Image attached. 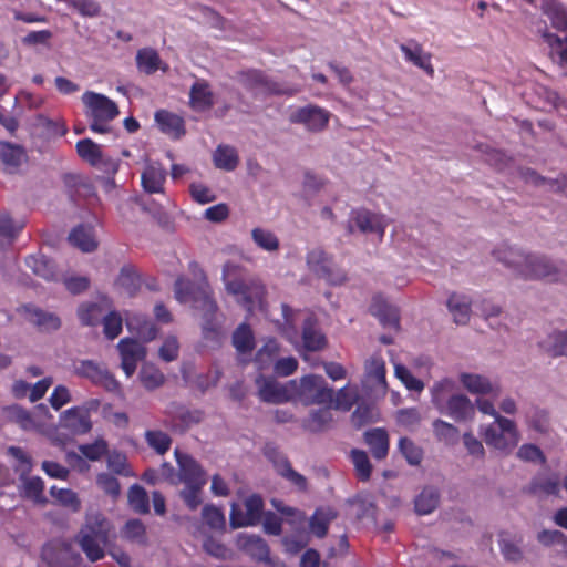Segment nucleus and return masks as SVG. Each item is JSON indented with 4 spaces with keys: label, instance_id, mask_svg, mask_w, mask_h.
I'll return each mask as SVG.
<instances>
[{
    "label": "nucleus",
    "instance_id": "25",
    "mask_svg": "<svg viewBox=\"0 0 567 567\" xmlns=\"http://www.w3.org/2000/svg\"><path fill=\"white\" fill-rule=\"evenodd\" d=\"M364 441L369 446L372 455L377 460H383L388 456L390 440L384 429L377 427L364 433Z\"/></svg>",
    "mask_w": 567,
    "mask_h": 567
},
{
    "label": "nucleus",
    "instance_id": "46",
    "mask_svg": "<svg viewBox=\"0 0 567 567\" xmlns=\"http://www.w3.org/2000/svg\"><path fill=\"white\" fill-rule=\"evenodd\" d=\"M107 468L112 471L113 473L125 476V477H132L135 476V473L131 468L127 457L124 453L118 451H112L107 454L106 458Z\"/></svg>",
    "mask_w": 567,
    "mask_h": 567
},
{
    "label": "nucleus",
    "instance_id": "2",
    "mask_svg": "<svg viewBox=\"0 0 567 567\" xmlns=\"http://www.w3.org/2000/svg\"><path fill=\"white\" fill-rule=\"evenodd\" d=\"M431 402L443 415L456 422L474 417V404L465 394L456 391V383L450 378L436 381L430 389Z\"/></svg>",
    "mask_w": 567,
    "mask_h": 567
},
{
    "label": "nucleus",
    "instance_id": "31",
    "mask_svg": "<svg viewBox=\"0 0 567 567\" xmlns=\"http://www.w3.org/2000/svg\"><path fill=\"white\" fill-rule=\"evenodd\" d=\"M307 265L309 270L316 276L332 281L330 278L331 261L323 250L316 248L309 251L307 255Z\"/></svg>",
    "mask_w": 567,
    "mask_h": 567
},
{
    "label": "nucleus",
    "instance_id": "38",
    "mask_svg": "<svg viewBox=\"0 0 567 567\" xmlns=\"http://www.w3.org/2000/svg\"><path fill=\"white\" fill-rule=\"evenodd\" d=\"M70 243L84 252L93 251L97 243L90 227L80 226L74 228L69 235Z\"/></svg>",
    "mask_w": 567,
    "mask_h": 567
},
{
    "label": "nucleus",
    "instance_id": "21",
    "mask_svg": "<svg viewBox=\"0 0 567 567\" xmlns=\"http://www.w3.org/2000/svg\"><path fill=\"white\" fill-rule=\"evenodd\" d=\"M400 50L406 61L424 70L431 76L434 74V68L431 63V54L425 52L417 41L409 40L408 42L400 44Z\"/></svg>",
    "mask_w": 567,
    "mask_h": 567
},
{
    "label": "nucleus",
    "instance_id": "10",
    "mask_svg": "<svg viewBox=\"0 0 567 567\" xmlns=\"http://www.w3.org/2000/svg\"><path fill=\"white\" fill-rule=\"evenodd\" d=\"M390 219L381 213H374L365 208L352 210L348 221V231L352 234L354 229L363 234H375L382 239Z\"/></svg>",
    "mask_w": 567,
    "mask_h": 567
},
{
    "label": "nucleus",
    "instance_id": "42",
    "mask_svg": "<svg viewBox=\"0 0 567 567\" xmlns=\"http://www.w3.org/2000/svg\"><path fill=\"white\" fill-rule=\"evenodd\" d=\"M525 423L529 430L537 433H547L549 430L548 412L539 408H533L526 412Z\"/></svg>",
    "mask_w": 567,
    "mask_h": 567
},
{
    "label": "nucleus",
    "instance_id": "40",
    "mask_svg": "<svg viewBox=\"0 0 567 567\" xmlns=\"http://www.w3.org/2000/svg\"><path fill=\"white\" fill-rule=\"evenodd\" d=\"M27 266L38 276L51 281L55 280L56 272L54 264L44 256H29L25 259Z\"/></svg>",
    "mask_w": 567,
    "mask_h": 567
},
{
    "label": "nucleus",
    "instance_id": "27",
    "mask_svg": "<svg viewBox=\"0 0 567 567\" xmlns=\"http://www.w3.org/2000/svg\"><path fill=\"white\" fill-rule=\"evenodd\" d=\"M155 121L163 133L174 138H178L185 133L184 121L177 114L159 110L155 113Z\"/></svg>",
    "mask_w": 567,
    "mask_h": 567
},
{
    "label": "nucleus",
    "instance_id": "41",
    "mask_svg": "<svg viewBox=\"0 0 567 567\" xmlns=\"http://www.w3.org/2000/svg\"><path fill=\"white\" fill-rule=\"evenodd\" d=\"M302 340L306 349L317 351L323 348L324 337L315 328V321L311 317L305 319Z\"/></svg>",
    "mask_w": 567,
    "mask_h": 567
},
{
    "label": "nucleus",
    "instance_id": "34",
    "mask_svg": "<svg viewBox=\"0 0 567 567\" xmlns=\"http://www.w3.org/2000/svg\"><path fill=\"white\" fill-rule=\"evenodd\" d=\"M543 12L555 29L567 31V9L561 3L548 0L543 6Z\"/></svg>",
    "mask_w": 567,
    "mask_h": 567
},
{
    "label": "nucleus",
    "instance_id": "7",
    "mask_svg": "<svg viewBox=\"0 0 567 567\" xmlns=\"http://www.w3.org/2000/svg\"><path fill=\"white\" fill-rule=\"evenodd\" d=\"M293 401L305 405L332 403L334 391L321 375L309 374L296 380Z\"/></svg>",
    "mask_w": 567,
    "mask_h": 567
},
{
    "label": "nucleus",
    "instance_id": "6",
    "mask_svg": "<svg viewBox=\"0 0 567 567\" xmlns=\"http://www.w3.org/2000/svg\"><path fill=\"white\" fill-rule=\"evenodd\" d=\"M82 102L85 115L91 121L90 128L95 133H106L110 128L109 123L120 113L116 103L93 91H86L82 95Z\"/></svg>",
    "mask_w": 567,
    "mask_h": 567
},
{
    "label": "nucleus",
    "instance_id": "47",
    "mask_svg": "<svg viewBox=\"0 0 567 567\" xmlns=\"http://www.w3.org/2000/svg\"><path fill=\"white\" fill-rule=\"evenodd\" d=\"M415 511L421 515L430 514L439 504V493L432 487L424 488L415 498Z\"/></svg>",
    "mask_w": 567,
    "mask_h": 567
},
{
    "label": "nucleus",
    "instance_id": "53",
    "mask_svg": "<svg viewBox=\"0 0 567 567\" xmlns=\"http://www.w3.org/2000/svg\"><path fill=\"white\" fill-rule=\"evenodd\" d=\"M127 497L128 504L134 512L140 514H146L148 512V496L142 486L136 484L131 486Z\"/></svg>",
    "mask_w": 567,
    "mask_h": 567
},
{
    "label": "nucleus",
    "instance_id": "24",
    "mask_svg": "<svg viewBox=\"0 0 567 567\" xmlns=\"http://www.w3.org/2000/svg\"><path fill=\"white\" fill-rule=\"evenodd\" d=\"M0 158L6 169L13 173L27 162L28 157L21 145L2 142L0 143Z\"/></svg>",
    "mask_w": 567,
    "mask_h": 567
},
{
    "label": "nucleus",
    "instance_id": "35",
    "mask_svg": "<svg viewBox=\"0 0 567 567\" xmlns=\"http://www.w3.org/2000/svg\"><path fill=\"white\" fill-rule=\"evenodd\" d=\"M214 165L223 171L231 172L239 163L237 151L229 145H219L213 155Z\"/></svg>",
    "mask_w": 567,
    "mask_h": 567
},
{
    "label": "nucleus",
    "instance_id": "61",
    "mask_svg": "<svg viewBox=\"0 0 567 567\" xmlns=\"http://www.w3.org/2000/svg\"><path fill=\"white\" fill-rule=\"evenodd\" d=\"M22 225L13 223L8 214H0V247L11 243Z\"/></svg>",
    "mask_w": 567,
    "mask_h": 567
},
{
    "label": "nucleus",
    "instance_id": "52",
    "mask_svg": "<svg viewBox=\"0 0 567 567\" xmlns=\"http://www.w3.org/2000/svg\"><path fill=\"white\" fill-rule=\"evenodd\" d=\"M50 495L61 505L69 507L73 512H78L81 507V502L78 494L69 488H59L52 486L50 488Z\"/></svg>",
    "mask_w": 567,
    "mask_h": 567
},
{
    "label": "nucleus",
    "instance_id": "44",
    "mask_svg": "<svg viewBox=\"0 0 567 567\" xmlns=\"http://www.w3.org/2000/svg\"><path fill=\"white\" fill-rule=\"evenodd\" d=\"M435 437L446 445H454L457 443L460 432L456 426L443 420H435L432 424Z\"/></svg>",
    "mask_w": 567,
    "mask_h": 567
},
{
    "label": "nucleus",
    "instance_id": "3",
    "mask_svg": "<svg viewBox=\"0 0 567 567\" xmlns=\"http://www.w3.org/2000/svg\"><path fill=\"white\" fill-rule=\"evenodd\" d=\"M223 281L226 291L248 312H252L257 307L261 306L265 292L264 286L257 279L244 278L241 269L236 264H225Z\"/></svg>",
    "mask_w": 567,
    "mask_h": 567
},
{
    "label": "nucleus",
    "instance_id": "14",
    "mask_svg": "<svg viewBox=\"0 0 567 567\" xmlns=\"http://www.w3.org/2000/svg\"><path fill=\"white\" fill-rule=\"evenodd\" d=\"M330 112L318 105H306L290 114V122L303 125L308 131L320 132L328 126Z\"/></svg>",
    "mask_w": 567,
    "mask_h": 567
},
{
    "label": "nucleus",
    "instance_id": "48",
    "mask_svg": "<svg viewBox=\"0 0 567 567\" xmlns=\"http://www.w3.org/2000/svg\"><path fill=\"white\" fill-rule=\"evenodd\" d=\"M233 344L240 353H247L254 349V334L251 329L246 323L240 324L234 332Z\"/></svg>",
    "mask_w": 567,
    "mask_h": 567
},
{
    "label": "nucleus",
    "instance_id": "33",
    "mask_svg": "<svg viewBox=\"0 0 567 567\" xmlns=\"http://www.w3.org/2000/svg\"><path fill=\"white\" fill-rule=\"evenodd\" d=\"M337 517V512L331 507L318 508L309 522L310 532L317 537L326 536L329 524Z\"/></svg>",
    "mask_w": 567,
    "mask_h": 567
},
{
    "label": "nucleus",
    "instance_id": "15",
    "mask_svg": "<svg viewBox=\"0 0 567 567\" xmlns=\"http://www.w3.org/2000/svg\"><path fill=\"white\" fill-rule=\"evenodd\" d=\"M18 313L40 331H55L61 327L60 318L51 311L43 310L34 305H23L17 309Z\"/></svg>",
    "mask_w": 567,
    "mask_h": 567
},
{
    "label": "nucleus",
    "instance_id": "43",
    "mask_svg": "<svg viewBox=\"0 0 567 567\" xmlns=\"http://www.w3.org/2000/svg\"><path fill=\"white\" fill-rule=\"evenodd\" d=\"M251 238L265 251L275 252L279 249V239L271 230L259 227L254 228L251 230Z\"/></svg>",
    "mask_w": 567,
    "mask_h": 567
},
{
    "label": "nucleus",
    "instance_id": "8",
    "mask_svg": "<svg viewBox=\"0 0 567 567\" xmlns=\"http://www.w3.org/2000/svg\"><path fill=\"white\" fill-rule=\"evenodd\" d=\"M4 417L17 424L23 431L38 432L45 435L53 444H63L64 440L58 436L56 429L49 427L37 415L30 413L28 410L13 404L3 409Z\"/></svg>",
    "mask_w": 567,
    "mask_h": 567
},
{
    "label": "nucleus",
    "instance_id": "18",
    "mask_svg": "<svg viewBox=\"0 0 567 567\" xmlns=\"http://www.w3.org/2000/svg\"><path fill=\"white\" fill-rule=\"evenodd\" d=\"M175 457L178 465L177 483H206L205 472L192 456L175 450Z\"/></svg>",
    "mask_w": 567,
    "mask_h": 567
},
{
    "label": "nucleus",
    "instance_id": "29",
    "mask_svg": "<svg viewBox=\"0 0 567 567\" xmlns=\"http://www.w3.org/2000/svg\"><path fill=\"white\" fill-rule=\"evenodd\" d=\"M365 378L372 386H380L385 389L386 386V369L385 362L379 354L371 355L364 363Z\"/></svg>",
    "mask_w": 567,
    "mask_h": 567
},
{
    "label": "nucleus",
    "instance_id": "64",
    "mask_svg": "<svg viewBox=\"0 0 567 567\" xmlns=\"http://www.w3.org/2000/svg\"><path fill=\"white\" fill-rule=\"evenodd\" d=\"M116 285L125 293L132 296L138 288V278L134 270L123 268L117 277Z\"/></svg>",
    "mask_w": 567,
    "mask_h": 567
},
{
    "label": "nucleus",
    "instance_id": "13",
    "mask_svg": "<svg viewBox=\"0 0 567 567\" xmlns=\"http://www.w3.org/2000/svg\"><path fill=\"white\" fill-rule=\"evenodd\" d=\"M262 499L258 495H251L244 502L243 507L233 504L230 512V525L233 528L256 525L261 517Z\"/></svg>",
    "mask_w": 567,
    "mask_h": 567
},
{
    "label": "nucleus",
    "instance_id": "20",
    "mask_svg": "<svg viewBox=\"0 0 567 567\" xmlns=\"http://www.w3.org/2000/svg\"><path fill=\"white\" fill-rule=\"evenodd\" d=\"M460 382L465 390L474 395H497L499 393L498 385L482 374L463 372L460 374Z\"/></svg>",
    "mask_w": 567,
    "mask_h": 567
},
{
    "label": "nucleus",
    "instance_id": "4",
    "mask_svg": "<svg viewBox=\"0 0 567 567\" xmlns=\"http://www.w3.org/2000/svg\"><path fill=\"white\" fill-rule=\"evenodd\" d=\"M113 530L106 517L93 512L86 515L84 525L76 535V542L90 561H97L105 556V547Z\"/></svg>",
    "mask_w": 567,
    "mask_h": 567
},
{
    "label": "nucleus",
    "instance_id": "58",
    "mask_svg": "<svg viewBox=\"0 0 567 567\" xmlns=\"http://www.w3.org/2000/svg\"><path fill=\"white\" fill-rule=\"evenodd\" d=\"M358 395L357 388L346 385L334 393L332 402L336 409L348 411L357 402Z\"/></svg>",
    "mask_w": 567,
    "mask_h": 567
},
{
    "label": "nucleus",
    "instance_id": "63",
    "mask_svg": "<svg viewBox=\"0 0 567 567\" xmlns=\"http://www.w3.org/2000/svg\"><path fill=\"white\" fill-rule=\"evenodd\" d=\"M279 347L275 340H268L256 355V363L259 369H266L270 365L278 353Z\"/></svg>",
    "mask_w": 567,
    "mask_h": 567
},
{
    "label": "nucleus",
    "instance_id": "16",
    "mask_svg": "<svg viewBox=\"0 0 567 567\" xmlns=\"http://www.w3.org/2000/svg\"><path fill=\"white\" fill-rule=\"evenodd\" d=\"M121 355V367L130 378L134 374L138 362L145 359L146 348L143 343L131 338H124L117 343Z\"/></svg>",
    "mask_w": 567,
    "mask_h": 567
},
{
    "label": "nucleus",
    "instance_id": "1",
    "mask_svg": "<svg viewBox=\"0 0 567 567\" xmlns=\"http://www.w3.org/2000/svg\"><path fill=\"white\" fill-rule=\"evenodd\" d=\"M494 257L512 272L526 280L559 281L566 275L563 262H557L544 255L530 252L518 247L502 245L494 251Z\"/></svg>",
    "mask_w": 567,
    "mask_h": 567
},
{
    "label": "nucleus",
    "instance_id": "19",
    "mask_svg": "<svg viewBox=\"0 0 567 567\" xmlns=\"http://www.w3.org/2000/svg\"><path fill=\"white\" fill-rule=\"evenodd\" d=\"M166 171L158 162H146L141 173V184L148 194H161L164 192Z\"/></svg>",
    "mask_w": 567,
    "mask_h": 567
},
{
    "label": "nucleus",
    "instance_id": "22",
    "mask_svg": "<svg viewBox=\"0 0 567 567\" xmlns=\"http://www.w3.org/2000/svg\"><path fill=\"white\" fill-rule=\"evenodd\" d=\"M215 104V95L205 80H196L189 91V105L196 112L210 110Z\"/></svg>",
    "mask_w": 567,
    "mask_h": 567
},
{
    "label": "nucleus",
    "instance_id": "51",
    "mask_svg": "<svg viewBox=\"0 0 567 567\" xmlns=\"http://www.w3.org/2000/svg\"><path fill=\"white\" fill-rule=\"evenodd\" d=\"M394 374L409 391L421 393L424 390V382L414 377L403 364H394Z\"/></svg>",
    "mask_w": 567,
    "mask_h": 567
},
{
    "label": "nucleus",
    "instance_id": "11",
    "mask_svg": "<svg viewBox=\"0 0 567 567\" xmlns=\"http://www.w3.org/2000/svg\"><path fill=\"white\" fill-rule=\"evenodd\" d=\"M52 427L56 431L64 430L70 436L85 434L92 429L90 412L82 406H72L59 415L58 425ZM58 436L64 440L62 445L69 441V437L60 432Z\"/></svg>",
    "mask_w": 567,
    "mask_h": 567
},
{
    "label": "nucleus",
    "instance_id": "59",
    "mask_svg": "<svg viewBox=\"0 0 567 567\" xmlns=\"http://www.w3.org/2000/svg\"><path fill=\"white\" fill-rule=\"evenodd\" d=\"M399 450L410 465H419L423 458L422 449L408 437L400 439Z\"/></svg>",
    "mask_w": 567,
    "mask_h": 567
},
{
    "label": "nucleus",
    "instance_id": "54",
    "mask_svg": "<svg viewBox=\"0 0 567 567\" xmlns=\"http://www.w3.org/2000/svg\"><path fill=\"white\" fill-rule=\"evenodd\" d=\"M202 518L205 525L212 530H223L226 525L224 513L214 505H205L202 511Z\"/></svg>",
    "mask_w": 567,
    "mask_h": 567
},
{
    "label": "nucleus",
    "instance_id": "39",
    "mask_svg": "<svg viewBox=\"0 0 567 567\" xmlns=\"http://www.w3.org/2000/svg\"><path fill=\"white\" fill-rule=\"evenodd\" d=\"M529 491L538 496L557 495L559 492V482L555 476L538 474L530 482Z\"/></svg>",
    "mask_w": 567,
    "mask_h": 567
},
{
    "label": "nucleus",
    "instance_id": "23",
    "mask_svg": "<svg viewBox=\"0 0 567 567\" xmlns=\"http://www.w3.org/2000/svg\"><path fill=\"white\" fill-rule=\"evenodd\" d=\"M543 39L549 48V55L554 63H556L567 75V35L564 38L555 33L545 31Z\"/></svg>",
    "mask_w": 567,
    "mask_h": 567
},
{
    "label": "nucleus",
    "instance_id": "9",
    "mask_svg": "<svg viewBox=\"0 0 567 567\" xmlns=\"http://www.w3.org/2000/svg\"><path fill=\"white\" fill-rule=\"evenodd\" d=\"M175 297L182 303L193 302L196 308L213 315L217 306L212 299L208 284L204 280L195 288L188 280L179 278L175 282Z\"/></svg>",
    "mask_w": 567,
    "mask_h": 567
},
{
    "label": "nucleus",
    "instance_id": "55",
    "mask_svg": "<svg viewBox=\"0 0 567 567\" xmlns=\"http://www.w3.org/2000/svg\"><path fill=\"white\" fill-rule=\"evenodd\" d=\"M206 483L185 484L181 491V497L186 506L195 511L203 503L202 492Z\"/></svg>",
    "mask_w": 567,
    "mask_h": 567
},
{
    "label": "nucleus",
    "instance_id": "30",
    "mask_svg": "<svg viewBox=\"0 0 567 567\" xmlns=\"http://www.w3.org/2000/svg\"><path fill=\"white\" fill-rule=\"evenodd\" d=\"M447 307L457 324H465L471 318V300L464 295H452L447 300Z\"/></svg>",
    "mask_w": 567,
    "mask_h": 567
},
{
    "label": "nucleus",
    "instance_id": "36",
    "mask_svg": "<svg viewBox=\"0 0 567 567\" xmlns=\"http://www.w3.org/2000/svg\"><path fill=\"white\" fill-rule=\"evenodd\" d=\"M372 313L379 318L380 322L388 328H399V313L396 308L381 302L379 298H375L371 306Z\"/></svg>",
    "mask_w": 567,
    "mask_h": 567
},
{
    "label": "nucleus",
    "instance_id": "12",
    "mask_svg": "<svg viewBox=\"0 0 567 567\" xmlns=\"http://www.w3.org/2000/svg\"><path fill=\"white\" fill-rule=\"evenodd\" d=\"M260 399L269 403H284L293 401L296 380L280 383L271 378L260 377L256 380Z\"/></svg>",
    "mask_w": 567,
    "mask_h": 567
},
{
    "label": "nucleus",
    "instance_id": "60",
    "mask_svg": "<svg viewBox=\"0 0 567 567\" xmlns=\"http://www.w3.org/2000/svg\"><path fill=\"white\" fill-rule=\"evenodd\" d=\"M122 536L131 542L138 544L146 543V528L138 519H131L126 522L122 529Z\"/></svg>",
    "mask_w": 567,
    "mask_h": 567
},
{
    "label": "nucleus",
    "instance_id": "32",
    "mask_svg": "<svg viewBox=\"0 0 567 567\" xmlns=\"http://www.w3.org/2000/svg\"><path fill=\"white\" fill-rule=\"evenodd\" d=\"M539 346L549 355H567V331H554L548 333L539 342Z\"/></svg>",
    "mask_w": 567,
    "mask_h": 567
},
{
    "label": "nucleus",
    "instance_id": "49",
    "mask_svg": "<svg viewBox=\"0 0 567 567\" xmlns=\"http://www.w3.org/2000/svg\"><path fill=\"white\" fill-rule=\"evenodd\" d=\"M44 483L38 477H29L23 481L22 493L23 496L33 501L37 504H44L47 502L44 494Z\"/></svg>",
    "mask_w": 567,
    "mask_h": 567
},
{
    "label": "nucleus",
    "instance_id": "5",
    "mask_svg": "<svg viewBox=\"0 0 567 567\" xmlns=\"http://www.w3.org/2000/svg\"><path fill=\"white\" fill-rule=\"evenodd\" d=\"M480 435L487 446L501 452L512 451L520 441L516 422L505 416H497L493 423L481 425Z\"/></svg>",
    "mask_w": 567,
    "mask_h": 567
},
{
    "label": "nucleus",
    "instance_id": "45",
    "mask_svg": "<svg viewBox=\"0 0 567 567\" xmlns=\"http://www.w3.org/2000/svg\"><path fill=\"white\" fill-rule=\"evenodd\" d=\"M76 151L81 158L91 165H99L102 162V151L99 144L90 138L81 140L76 143Z\"/></svg>",
    "mask_w": 567,
    "mask_h": 567
},
{
    "label": "nucleus",
    "instance_id": "57",
    "mask_svg": "<svg viewBox=\"0 0 567 567\" xmlns=\"http://www.w3.org/2000/svg\"><path fill=\"white\" fill-rule=\"evenodd\" d=\"M145 441L150 447L161 455L165 454L172 444V440L166 433L156 430L146 431Z\"/></svg>",
    "mask_w": 567,
    "mask_h": 567
},
{
    "label": "nucleus",
    "instance_id": "26",
    "mask_svg": "<svg viewBox=\"0 0 567 567\" xmlns=\"http://www.w3.org/2000/svg\"><path fill=\"white\" fill-rule=\"evenodd\" d=\"M136 66L145 74H153L158 70L166 72L168 66L162 61L156 50L143 48L136 53Z\"/></svg>",
    "mask_w": 567,
    "mask_h": 567
},
{
    "label": "nucleus",
    "instance_id": "37",
    "mask_svg": "<svg viewBox=\"0 0 567 567\" xmlns=\"http://www.w3.org/2000/svg\"><path fill=\"white\" fill-rule=\"evenodd\" d=\"M126 326L130 331L137 333L145 342L153 340L157 334L155 326L143 316L134 315L127 317Z\"/></svg>",
    "mask_w": 567,
    "mask_h": 567
},
{
    "label": "nucleus",
    "instance_id": "50",
    "mask_svg": "<svg viewBox=\"0 0 567 567\" xmlns=\"http://www.w3.org/2000/svg\"><path fill=\"white\" fill-rule=\"evenodd\" d=\"M332 422V413L329 408H322L311 412L305 421V427L312 432H318L327 427Z\"/></svg>",
    "mask_w": 567,
    "mask_h": 567
},
{
    "label": "nucleus",
    "instance_id": "62",
    "mask_svg": "<svg viewBox=\"0 0 567 567\" xmlns=\"http://www.w3.org/2000/svg\"><path fill=\"white\" fill-rule=\"evenodd\" d=\"M351 460L359 478L362 481H368L371 475L372 466L367 453L364 451L353 450L351 452Z\"/></svg>",
    "mask_w": 567,
    "mask_h": 567
},
{
    "label": "nucleus",
    "instance_id": "17",
    "mask_svg": "<svg viewBox=\"0 0 567 567\" xmlns=\"http://www.w3.org/2000/svg\"><path fill=\"white\" fill-rule=\"evenodd\" d=\"M81 377L90 379L93 383L105 388L107 391L116 392L120 390V383L103 367L93 361H82L76 368Z\"/></svg>",
    "mask_w": 567,
    "mask_h": 567
},
{
    "label": "nucleus",
    "instance_id": "28",
    "mask_svg": "<svg viewBox=\"0 0 567 567\" xmlns=\"http://www.w3.org/2000/svg\"><path fill=\"white\" fill-rule=\"evenodd\" d=\"M243 82L250 89L267 93H288L281 90L276 83L269 81L261 72L252 70L243 75ZM299 89L290 90L289 94L298 92Z\"/></svg>",
    "mask_w": 567,
    "mask_h": 567
},
{
    "label": "nucleus",
    "instance_id": "56",
    "mask_svg": "<svg viewBox=\"0 0 567 567\" xmlns=\"http://www.w3.org/2000/svg\"><path fill=\"white\" fill-rule=\"evenodd\" d=\"M164 374L153 364H144L140 372V380L147 390H154L164 383Z\"/></svg>",
    "mask_w": 567,
    "mask_h": 567
}]
</instances>
